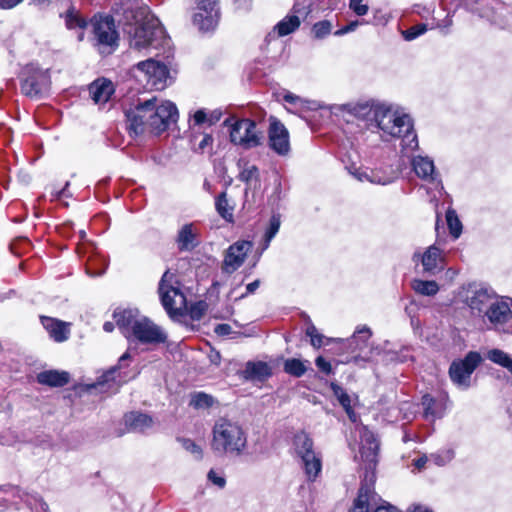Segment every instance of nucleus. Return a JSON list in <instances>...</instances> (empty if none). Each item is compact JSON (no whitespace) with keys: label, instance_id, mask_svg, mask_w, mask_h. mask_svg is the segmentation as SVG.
I'll list each match as a JSON object with an SVG mask.
<instances>
[{"label":"nucleus","instance_id":"28","mask_svg":"<svg viewBox=\"0 0 512 512\" xmlns=\"http://www.w3.org/2000/svg\"><path fill=\"white\" fill-rule=\"evenodd\" d=\"M40 384L51 387H62L69 382V374L65 371L48 370L37 375Z\"/></svg>","mask_w":512,"mask_h":512},{"label":"nucleus","instance_id":"1","mask_svg":"<svg viewBox=\"0 0 512 512\" xmlns=\"http://www.w3.org/2000/svg\"><path fill=\"white\" fill-rule=\"evenodd\" d=\"M350 112L357 118L369 122V127L382 131V137L401 138V151L409 154L418 148L417 135L413 129L409 115L398 114L385 105L358 103L351 107Z\"/></svg>","mask_w":512,"mask_h":512},{"label":"nucleus","instance_id":"30","mask_svg":"<svg viewBox=\"0 0 512 512\" xmlns=\"http://www.w3.org/2000/svg\"><path fill=\"white\" fill-rule=\"evenodd\" d=\"M353 176L360 182L368 181L373 184L387 185L394 179L393 176L381 175L380 172L374 170L354 169L351 172Z\"/></svg>","mask_w":512,"mask_h":512},{"label":"nucleus","instance_id":"23","mask_svg":"<svg viewBox=\"0 0 512 512\" xmlns=\"http://www.w3.org/2000/svg\"><path fill=\"white\" fill-rule=\"evenodd\" d=\"M485 315L492 324H503L511 317L510 305L507 300L499 299L496 296V299L491 302L485 311Z\"/></svg>","mask_w":512,"mask_h":512},{"label":"nucleus","instance_id":"20","mask_svg":"<svg viewBox=\"0 0 512 512\" xmlns=\"http://www.w3.org/2000/svg\"><path fill=\"white\" fill-rule=\"evenodd\" d=\"M381 501L371 484L363 483L358 491L350 512H374L375 505Z\"/></svg>","mask_w":512,"mask_h":512},{"label":"nucleus","instance_id":"60","mask_svg":"<svg viewBox=\"0 0 512 512\" xmlns=\"http://www.w3.org/2000/svg\"><path fill=\"white\" fill-rule=\"evenodd\" d=\"M429 461H430V457H428L427 455H422L421 457L415 459L413 461V464L418 470H421L425 467L426 463Z\"/></svg>","mask_w":512,"mask_h":512},{"label":"nucleus","instance_id":"26","mask_svg":"<svg viewBox=\"0 0 512 512\" xmlns=\"http://www.w3.org/2000/svg\"><path fill=\"white\" fill-rule=\"evenodd\" d=\"M422 406L424 408V417L429 421L441 418L446 410L443 400L435 399L428 394L422 397Z\"/></svg>","mask_w":512,"mask_h":512},{"label":"nucleus","instance_id":"24","mask_svg":"<svg viewBox=\"0 0 512 512\" xmlns=\"http://www.w3.org/2000/svg\"><path fill=\"white\" fill-rule=\"evenodd\" d=\"M198 230L193 223L183 225L178 231L176 242L180 251H191L197 242Z\"/></svg>","mask_w":512,"mask_h":512},{"label":"nucleus","instance_id":"49","mask_svg":"<svg viewBox=\"0 0 512 512\" xmlns=\"http://www.w3.org/2000/svg\"><path fill=\"white\" fill-rule=\"evenodd\" d=\"M182 446L185 450L191 452L194 454L197 458H200L202 455L201 448L192 440L190 439H181Z\"/></svg>","mask_w":512,"mask_h":512},{"label":"nucleus","instance_id":"48","mask_svg":"<svg viewBox=\"0 0 512 512\" xmlns=\"http://www.w3.org/2000/svg\"><path fill=\"white\" fill-rule=\"evenodd\" d=\"M349 7L358 16H364L368 13V5L363 3V0H350Z\"/></svg>","mask_w":512,"mask_h":512},{"label":"nucleus","instance_id":"11","mask_svg":"<svg viewBox=\"0 0 512 512\" xmlns=\"http://www.w3.org/2000/svg\"><path fill=\"white\" fill-rule=\"evenodd\" d=\"M460 297L473 312L485 314L491 302L496 299V293L487 286L471 283L463 287Z\"/></svg>","mask_w":512,"mask_h":512},{"label":"nucleus","instance_id":"3","mask_svg":"<svg viewBox=\"0 0 512 512\" xmlns=\"http://www.w3.org/2000/svg\"><path fill=\"white\" fill-rule=\"evenodd\" d=\"M126 33L132 51L151 53L152 50L170 47L171 40L159 21L150 15L146 6L125 12Z\"/></svg>","mask_w":512,"mask_h":512},{"label":"nucleus","instance_id":"27","mask_svg":"<svg viewBox=\"0 0 512 512\" xmlns=\"http://www.w3.org/2000/svg\"><path fill=\"white\" fill-rule=\"evenodd\" d=\"M124 421L129 430L142 433L153 425V419L149 415L138 412L126 414Z\"/></svg>","mask_w":512,"mask_h":512},{"label":"nucleus","instance_id":"56","mask_svg":"<svg viewBox=\"0 0 512 512\" xmlns=\"http://www.w3.org/2000/svg\"><path fill=\"white\" fill-rule=\"evenodd\" d=\"M214 332L218 336H228L232 332V327L229 324H218L215 326Z\"/></svg>","mask_w":512,"mask_h":512},{"label":"nucleus","instance_id":"36","mask_svg":"<svg viewBox=\"0 0 512 512\" xmlns=\"http://www.w3.org/2000/svg\"><path fill=\"white\" fill-rule=\"evenodd\" d=\"M214 398L204 392H196L191 396L190 405L195 409H207L213 406Z\"/></svg>","mask_w":512,"mask_h":512},{"label":"nucleus","instance_id":"15","mask_svg":"<svg viewBox=\"0 0 512 512\" xmlns=\"http://www.w3.org/2000/svg\"><path fill=\"white\" fill-rule=\"evenodd\" d=\"M132 336L143 344L157 345L167 340V334L163 329L144 316L141 317Z\"/></svg>","mask_w":512,"mask_h":512},{"label":"nucleus","instance_id":"14","mask_svg":"<svg viewBox=\"0 0 512 512\" xmlns=\"http://www.w3.org/2000/svg\"><path fill=\"white\" fill-rule=\"evenodd\" d=\"M412 260L415 263L420 262L423 273L429 276H434L442 271L445 265L443 252L436 244L429 246L423 252H414Z\"/></svg>","mask_w":512,"mask_h":512},{"label":"nucleus","instance_id":"31","mask_svg":"<svg viewBox=\"0 0 512 512\" xmlns=\"http://www.w3.org/2000/svg\"><path fill=\"white\" fill-rule=\"evenodd\" d=\"M129 359L130 354L127 351L120 357L118 366L111 368L105 374H103V376L101 377L102 380L99 382V384L103 385L105 383L113 381L117 382V385H120L121 383L126 382V379L122 377L120 373L118 375H116V373L118 372V370H120L126 365V361H128Z\"/></svg>","mask_w":512,"mask_h":512},{"label":"nucleus","instance_id":"61","mask_svg":"<svg viewBox=\"0 0 512 512\" xmlns=\"http://www.w3.org/2000/svg\"><path fill=\"white\" fill-rule=\"evenodd\" d=\"M22 1L23 0H0V8L11 9L20 4Z\"/></svg>","mask_w":512,"mask_h":512},{"label":"nucleus","instance_id":"10","mask_svg":"<svg viewBox=\"0 0 512 512\" xmlns=\"http://www.w3.org/2000/svg\"><path fill=\"white\" fill-rule=\"evenodd\" d=\"M178 284L176 277L170 271H165L159 282V294L164 309L170 316L180 314L182 307L185 306L186 297L176 286Z\"/></svg>","mask_w":512,"mask_h":512},{"label":"nucleus","instance_id":"47","mask_svg":"<svg viewBox=\"0 0 512 512\" xmlns=\"http://www.w3.org/2000/svg\"><path fill=\"white\" fill-rule=\"evenodd\" d=\"M240 180L250 182L258 178V168L255 165L246 164L239 175Z\"/></svg>","mask_w":512,"mask_h":512},{"label":"nucleus","instance_id":"8","mask_svg":"<svg viewBox=\"0 0 512 512\" xmlns=\"http://www.w3.org/2000/svg\"><path fill=\"white\" fill-rule=\"evenodd\" d=\"M51 80L48 70L30 64L25 66L21 76V92L30 98L45 97L50 90Z\"/></svg>","mask_w":512,"mask_h":512},{"label":"nucleus","instance_id":"43","mask_svg":"<svg viewBox=\"0 0 512 512\" xmlns=\"http://www.w3.org/2000/svg\"><path fill=\"white\" fill-rule=\"evenodd\" d=\"M454 457L452 450H442L430 455V461L437 466H444L449 463Z\"/></svg>","mask_w":512,"mask_h":512},{"label":"nucleus","instance_id":"45","mask_svg":"<svg viewBox=\"0 0 512 512\" xmlns=\"http://www.w3.org/2000/svg\"><path fill=\"white\" fill-rule=\"evenodd\" d=\"M306 335L310 337V342L313 347L320 348L323 345V335L318 332L313 324L307 326Z\"/></svg>","mask_w":512,"mask_h":512},{"label":"nucleus","instance_id":"25","mask_svg":"<svg viewBox=\"0 0 512 512\" xmlns=\"http://www.w3.org/2000/svg\"><path fill=\"white\" fill-rule=\"evenodd\" d=\"M89 93L95 104H104L114 93V87L111 81L98 79L90 84Z\"/></svg>","mask_w":512,"mask_h":512},{"label":"nucleus","instance_id":"39","mask_svg":"<svg viewBox=\"0 0 512 512\" xmlns=\"http://www.w3.org/2000/svg\"><path fill=\"white\" fill-rule=\"evenodd\" d=\"M65 23L68 29H83L87 24L86 21L73 8L66 12Z\"/></svg>","mask_w":512,"mask_h":512},{"label":"nucleus","instance_id":"9","mask_svg":"<svg viewBox=\"0 0 512 512\" xmlns=\"http://www.w3.org/2000/svg\"><path fill=\"white\" fill-rule=\"evenodd\" d=\"M134 71L136 77L145 81L150 89L163 90L172 81L168 67L153 58L137 63Z\"/></svg>","mask_w":512,"mask_h":512},{"label":"nucleus","instance_id":"51","mask_svg":"<svg viewBox=\"0 0 512 512\" xmlns=\"http://www.w3.org/2000/svg\"><path fill=\"white\" fill-rule=\"evenodd\" d=\"M374 512H400L395 506L381 499V501L375 505Z\"/></svg>","mask_w":512,"mask_h":512},{"label":"nucleus","instance_id":"64","mask_svg":"<svg viewBox=\"0 0 512 512\" xmlns=\"http://www.w3.org/2000/svg\"><path fill=\"white\" fill-rule=\"evenodd\" d=\"M68 186H69V182H67L65 184L63 189H61L60 191L56 192V194H55L56 199H60L62 197H69L70 196V194L68 193V190H67Z\"/></svg>","mask_w":512,"mask_h":512},{"label":"nucleus","instance_id":"41","mask_svg":"<svg viewBox=\"0 0 512 512\" xmlns=\"http://www.w3.org/2000/svg\"><path fill=\"white\" fill-rule=\"evenodd\" d=\"M247 371L258 378H265L271 374L270 367L264 362L248 363Z\"/></svg>","mask_w":512,"mask_h":512},{"label":"nucleus","instance_id":"7","mask_svg":"<svg viewBox=\"0 0 512 512\" xmlns=\"http://www.w3.org/2000/svg\"><path fill=\"white\" fill-rule=\"evenodd\" d=\"M224 125L230 129V141L244 149H251L261 145L263 134L257 129L256 122L251 119L233 121L228 118Z\"/></svg>","mask_w":512,"mask_h":512},{"label":"nucleus","instance_id":"33","mask_svg":"<svg viewBox=\"0 0 512 512\" xmlns=\"http://www.w3.org/2000/svg\"><path fill=\"white\" fill-rule=\"evenodd\" d=\"M306 363H308V361L289 358L284 362V371L291 376L299 378L307 371Z\"/></svg>","mask_w":512,"mask_h":512},{"label":"nucleus","instance_id":"53","mask_svg":"<svg viewBox=\"0 0 512 512\" xmlns=\"http://www.w3.org/2000/svg\"><path fill=\"white\" fill-rule=\"evenodd\" d=\"M213 143V137L210 134H204L201 141L198 144L197 151L205 152L207 148H210Z\"/></svg>","mask_w":512,"mask_h":512},{"label":"nucleus","instance_id":"22","mask_svg":"<svg viewBox=\"0 0 512 512\" xmlns=\"http://www.w3.org/2000/svg\"><path fill=\"white\" fill-rule=\"evenodd\" d=\"M41 324L55 342L66 341L70 335L69 324L48 316H40Z\"/></svg>","mask_w":512,"mask_h":512},{"label":"nucleus","instance_id":"46","mask_svg":"<svg viewBox=\"0 0 512 512\" xmlns=\"http://www.w3.org/2000/svg\"><path fill=\"white\" fill-rule=\"evenodd\" d=\"M208 304L205 301H198L190 308V316L194 320H200L206 313Z\"/></svg>","mask_w":512,"mask_h":512},{"label":"nucleus","instance_id":"40","mask_svg":"<svg viewBox=\"0 0 512 512\" xmlns=\"http://www.w3.org/2000/svg\"><path fill=\"white\" fill-rule=\"evenodd\" d=\"M216 209L222 218L226 221L231 222L233 220V214L231 209L229 208L228 201L226 199V194L222 193L216 199Z\"/></svg>","mask_w":512,"mask_h":512},{"label":"nucleus","instance_id":"12","mask_svg":"<svg viewBox=\"0 0 512 512\" xmlns=\"http://www.w3.org/2000/svg\"><path fill=\"white\" fill-rule=\"evenodd\" d=\"M481 360L480 354L475 351H470L463 359L454 360L449 368L452 382L458 387L468 388L471 384V375Z\"/></svg>","mask_w":512,"mask_h":512},{"label":"nucleus","instance_id":"29","mask_svg":"<svg viewBox=\"0 0 512 512\" xmlns=\"http://www.w3.org/2000/svg\"><path fill=\"white\" fill-rule=\"evenodd\" d=\"M411 164L418 177L424 180L434 179V163L430 158L417 156L412 159Z\"/></svg>","mask_w":512,"mask_h":512},{"label":"nucleus","instance_id":"54","mask_svg":"<svg viewBox=\"0 0 512 512\" xmlns=\"http://www.w3.org/2000/svg\"><path fill=\"white\" fill-rule=\"evenodd\" d=\"M338 401L341 404V406L345 409L347 414L351 417V414L353 413V411H352L350 396L345 392L342 396H340Z\"/></svg>","mask_w":512,"mask_h":512},{"label":"nucleus","instance_id":"59","mask_svg":"<svg viewBox=\"0 0 512 512\" xmlns=\"http://www.w3.org/2000/svg\"><path fill=\"white\" fill-rule=\"evenodd\" d=\"M222 117L221 110H213L208 114V123L209 125H213L218 122Z\"/></svg>","mask_w":512,"mask_h":512},{"label":"nucleus","instance_id":"5","mask_svg":"<svg viewBox=\"0 0 512 512\" xmlns=\"http://www.w3.org/2000/svg\"><path fill=\"white\" fill-rule=\"evenodd\" d=\"M91 26L94 47L102 55L112 54L119 44L114 19L109 15H95L91 19Z\"/></svg>","mask_w":512,"mask_h":512},{"label":"nucleus","instance_id":"58","mask_svg":"<svg viewBox=\"0 0 512 512\" xmlns=\"http://www.w3.org/2000/svg\"><path fill=\"white\" fill-rule=\"evenodd\" d=\"M357 26H358V21L351 22L348 25H346L345 27L336 31L335 35H343V34L352 32L356 29Z\"/></svg>","mask_w":512,"mask_h":512},{"label":"nucleus","instance_id":"4","mask_svg":"<svg viewBox=\"0 0 512 512\" xmlns=\"http://www.w3.org/2000/svg\"><path fill=\"white\" fill-rule=\"evenodd\" d=\"M247 446V434L235 421L220 418L212 429L211 448L218 455H235L243 453Z\"/></svg>","mask_w":512,"mask_h":512},{"label":"nucleus","instance_id":"52","mask_svg":"<svg viewBox=\"0 0 512 512\" xmlns=\"http://www.w3.org/2000/svg\"><path fill=\"white\" fill-rule=\"evenodd\" d=\"M315 364L322 372L326 374L332 373V366L330 362L325 360L322 356L316 358Z\"/></svg>","mask_w":512,"mask_h":512},{"label":"nucleus","instance_id":"38","mask_svg":"<svg viewBox=\"0 0 512 512\" xmlns=\"http://www.w3.org/2000/svg\"><path fill=\"white\" fill-rule=\"evenodd\" d=\"M280 228V217L278 215H273L270 219L269 227L265 232L264 235V244L262 250H266L271 240L275 237V235L278 233Z\"/></svg>","mask_w":512,"mask_h":512},{"label":"nucleus","instance_id":"2","mask_svg":"<svg viewBox=\"0 0 512 512\" xmlns=\"http://www.w3.org/2000/svg\"><path fill=\"white\" fill-rule=\"evenodd\" d=\"M125 115L130 133L160 134L177 121L178 110L173 102L152 97L139 101L133 108L126 110Z\"/></svg>","mask_w":512,"mask_h":512},{"label":"nucleus","instance_id":"17","mask_svg":"<svg viewBox=\"0 0 512 512\" xmlns=\"http://www.w3.org/2000/svg\"><path fill=\"white\" fill-rule=\"evenodd\" d=\"M252 248L249 241H237L226 250L222 270L231 274L235 272L245 261L248 252Z\"/></svg>","mask_w":512,"mask_h":512},{"label":"nucleus","instance_id":"42","mask_svg":"<svg viewBox=\"0 0 512 512\" xmlns=\"http://www.w3.org/2000/svg\"><path fill=\"white\" fill-rule=\"evenodd\" d=\"M332 24L328 20L315 23L312 27V34L315 39H323L331 33Z\"/></svg>","mask_w":512,"mask_h":512},{"label":"nucleus","instance_id":"6","mask_svg":"<svg viewBox=\"0 0 512 512\" xmlns=\"http://www.w3.org/2000/svg\"><path fill=\"white\" fill-rule=\"evenodd\" d=\"M293 447L301 459V465L309 481H315L322 470V460L319 453L314 450L311 437L304 431L298 432L293 438Z\"/></svg>","mask_w":512,"mask_h":512},{"label":"nucleus","instance_id":"34","mask_svg":"<svg viewBox=\"0 0 512 512\" xmlns=\"http://www.w3.org/2000/svg\"><path fill=\"white\" fill-rule=\"evenodd\" d=\"M372 332L367 326H360L354 332L350 345H355V349L362 350L366 347L368 340L370 339Z\"/></svg>","mask_w":512,"mask_h":512},{"label":"nucleus","instance_id":"21","mask_svg":"<svg viewBox=\"0 0 512 512\" xmlns=\"http://www.w3.org/2000/svg\"><path fill=\"white\" fill-rule=\"evenodd\" d=\"M113 317L121 333L129 339L142 316L136 309H117L114 311Z\"/></svg>","mask_w":512,"mask_h":512},{"label":"nucleus","instance_id":"32","mask_svg":"<svg viewBox=\"0 0 512 512\" xmlns=\"http://www.w3.org/2000/svg\"><path fill=\"white\" fill-rule=\"evenodd\" d=\"M411 286L416 293L423 296H434L439 291L437 282L433 280L414 279Z\"/></svg>","mask_w":512,"mask_h":512},{"label":"nucleus","instance_id":"55","mask_svg":"<svg viewBox=\"0 0 512 512\" xmlns=\"http://www.w3.org/2000/svg\"><path fill=\"white\" fill-rule=\"evenodd\" d=\"M193 121L196 125L208 122V114L203 109L197 110L193 115Z\"/></svg>","mask_w":512,"mask_h":512},{"label":"nucleus","instance_id":"50","mask_svg":"<svg viewBox=\"0 0 512 512\" xmlns=\"http://www.w3.org/2000/svg\"><path fill=\"white\" fill-rule=\"evenodd\" d=\"M208 480L219 488H223L226 484L225 478L213 469L208 473Z\"/></svg>","mask_w":512,"mask_h":512},{"label":"nucleus","instance_id":"35","mask_svg":"<svg viewBox=\"0 0 512 512\" xmlns=\"http://www.w3.org/2000/svg\"><path fill=\"white\" fill-rule=\"evenodd\" d=\"M487 358L512 373V358L506 352L500 349H492L488 351Z\"/></svg>","mask_w":512,"mask_h":512},{"label":"nucleus","instance_id":"63","mask_svg":"<svg viewBox=\"0 0 512 512\" xmlns=\"http://www.w3.org/2000/svg\"><path fill=\"white\" fill-rule=\"evenodd\" d=\"M259 286H260V281L259 280H255V281L249 283L246 286L247 294L254 293L259 288Z\"/></svg>","mask_w":512,"mask_h":512},{"label":"nucleus","instance_id":"62","mask_svg":"<svg viewBox=\"0 0 512 512\" xmlns=\"http://www.w3.org/2000/svg\"><path fill=\"white\" fill-rule=\"evenodd\" d=\"M331 389L333 391V394L335 395V397L337 399L340 398V396H342L346 391L338 384L336 383H331Z\"/></svg>","mask_w":512,"mask_h":512},{"label":"nucleus","instance_id":"16","mask_svg":"<svg viewBox=\"0 0 512 512\" xmlns=\"http://www.w3.org/2000/svg\"><path fill=\"white\" fill-rule=\"evenodd\" d=\"M269 147L278 155L285 156L290 151L289 133L285 126L276 118H270L268 130Z\"/></svg>","mask_w":512,"mask_h":512},{"label":"nucleus","instance_id":"44","mask_svg":"<svg viewBox=\"0 0 512 512\" xmlns=\"http://www.w3.org/2000/svg\"><path fill=\"white\" fill-rule=\"evenodd\" d=\"M428 30L427 25L420 23L410 27L409 29L402 32V35L406 41H412L417 37L423 35Z\"/></svg>","mask_w":512,"mask_h":512},{"label":"nucleus","instance_id":"37","mask_svg":"<svg viewBox=\"0 0 512 512\" xmlns=\"http://www.w3.org/2000/svg\"><path fill=\"white\" fill-rule=\"evenodd\" d=\"M446 220L449 227L450 234L453 238L457 239L462 232V224L454 210L446 212Z\"/></svg>","mask_w":512,"mask_h":512},{"label":"nucleus","instance_id":"13","mask_svg":"<svg viewBox=\"0 0 512 512\" xmlns=\"http://www.w3.org/2000/svg\"><path fill=\"white\" fill-rule=\"evenodd\" d=\"M193 24L201 31L214 30L220 18L218 0H195Z\"/></svg>","mask_w":512,"mask_h":512},{"label":"nucleus","instance_id":"57","mask_svg":"<svg viewBox=\"0 0 512 512\" xmlns=\"http://www.w3.org/2000/svg\"><path fill=\"white\" fill-rule=\"evenodd\" d=\"M283 99L285 102H287L289 104H293V105L302 103V99L299 96H297L289 91H286L284 93Z\"/></svg>","mask_w":512,"mask_h":512},{"label":"nucleus","instance_id":"18","mask_svg":"<svg viewBox=\"0 0 512 512\" xmlns=\"http://www.w3.org/2000/svg\"><path fill=\"white\" fill-rule=\"evenodd\" d=\"M356 432L360 438V458L369 464L375 463L379 449V443L374 433L370 431L366 426L357 427Z\"/></svg>","mask_w":512,"mask_h":512},{"label":"nucleus","instance_id":"19","mask_svg":"<svg viewBox=\"0 0 512 512\" xmlns=\"http://www.w3.org/2000/svg\"><path fill=\"white\" fill-rule=\"evenodd\" d=\"M292 12L293 14L287 15L275 26L279 36H286L294 32L300 26L301 18L305 19L310 10L304 3H295Z\"/></svg>","mask_w":512,"mask_h":512}]
</instances>
